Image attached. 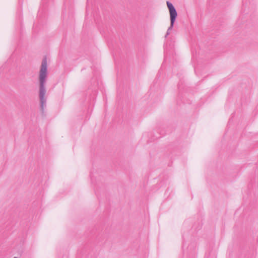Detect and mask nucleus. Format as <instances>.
Wrapping results in <instances>:
<instances>
[{"label": "nucleus", "instance_id": "39448f33", "mask_svg": "<svg viewBox=\"0 0 258 258\" xmlns=\"http://www.w3.org/2000/svg\"><path fill=\"white\" fill-rule=\"evenodd\" d=\"M14 258H18L17 257H14Z\"/></svg>", "mask_w": 258, "mask_h": 258}, {"label": "nucleus", "instance_id": "f03ea898", "mask_svg": "<svg viewBox=\"0 0 258 258\" xmlns=\"http://www.w3.org/2000/svg\"><path fill=\"white\" fill-rule=\"evenodd\" d=\"M166 4L169 11L170 18H177V13L173 4L169 1H167Z\"/></svg>", "mask_w": 258, "mask_h": 258}, {"label": "nucleus", "instance_id": "20e7f679", "mask_svg": "<svg viewBox=\"0 0 258 258\" xmlns=\"http://www.w3.org/2000/svg\"><path fill=\"white\" fill-rule=\"evenodd\" d=\"M169 34H170V32H169V31H167V32H166V35H165V37H167V36H168V35H169Z\"/></svg>", "mask_w": 258, "mask_h": 258}, {"label": "nucleus", "instance_id": "f257e3e1", "mask_svg": "<svg viewBox=\"0 0 258 258\" xmlns=\"http://www.w3.org/2000/svg\"><path fill=\"white\" fill-rule=\"evenodd\" d=\"M47 77V58H43L39 72V96L40 102V110L43 115H44V108L46 107V99L45 98L46 93L45 83Z\"/></svg>", "mask_w": 258, "mask_h": 258}, {"label": "nucleus", "instance_id": "7ed1b4c3", "mask_svg": "<svg viewBox=\"0 0 258 258\" xmlns=\"http://www.w3.org/2000/svg\"><path fill=\"white\" fill-rule=\"evenodd\" d=\"M176 18H170V25L169 27L168 28L167 31H169L172 29L174 23L175 22Z\"/></svg>", "mask_w": 258, "mask_h": 258}]
</instances>
